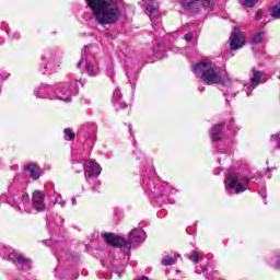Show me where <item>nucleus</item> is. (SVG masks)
<instances>
[{"label":"nucleus","mask_w":280,"mask_h":280,"mask_svg":"<svg viewBox=\"0 0 280 280\" xmlns=\"http://www.w3.org/2000/svg\"><path fill=\"white\" fill-rule=\"evenodd\" d=\"M139 226H143V222H140V223H139Z\"/></svg>","instance_id":"nucleus-49"},{"label":"nucleus","mask_w":280,"mask_h":280,"mask_svg":"<svg viewBox=\"0 0 280 280\" xmlns=\"http://www.w3.org/2000/svg\"><path fill=\"white\" fill-rule=\"evenodd\" d=\"M264 82H266L264 72L257 68H252L249 73V84L244 85L247 97H250V93H253V91H255V89H257L260 84H264Z\"/></svg>","instance_id":"nucleus-11"},{"label":"nucleus","mask_w":280,"mask_h":280,"mask_svg":"<svg viewBox=\"0 0 280 280\" xmlns=\"http://www.w3.org/2000/svg\"><path fill=\"white\" fill-rule=\"evenodd\" d=\"M178 257H180V255H176V254L164 256L161 260V264L162 266H174Z\"/></svg>","instance_id":"nucleus-21"},{"label":"nucleus","mask_w":280,"mask_h":280,"mask_svg":"<svg viewBox=\"0 0 280 280\" xmlns=\"http://www.w3.org/2000/svg\"><path fill=\"white\" fill-rule=\"evenodd\" d=\"M5 33H7V34H10V31L7 30Z\"/></svg>","instance_id":"nucleus-50"},{"label":"nucleus","mask_w":280,"mask_h":280,"mask_svg":"<svg viewBox=\"0 0 280 280\" xmlns=\"http://www.w3.org/2000/svg\"><path fill=\"white\" fill-rule=\"evenodd\" d=\"M75 163H80V161L73 160V161H72V164H75Z\"/></svg>","instance_id":"nucleus-46"},{"label":"nucleus","mask_w":280,"mask_h":280,"mask_svg":"<svg viewBox=\"0 0 280 280\" xmlns=\"http://www.w3.org/2000/svg\"><path fill=\"white\" fill-rule=\"evenodd\" d=\"M82 190L84 191V187H82Z\"/></svg>","instance_id":"nucleus-55"},{"label":"nucleus","mask_w":280,"mask_h":280,"mask_svg":"<svg viewBox=\"0 0 280 280\" xmlns=\"http://www.w3.org/2000/svg\"><path fill=\"white\" fill-rule=\"evenodd\" d=\"M119 213H120V211H119V209L118 208H114V215H119Z\"/></svg>","instance_id":"nucleus-41"},{"label":"nucleus","mask_w":280,"mask_h":280,"mask_svg":"<svg viewBox=\"0 0 280 280\" xmlns=\"http://www.w3.org/2000/svg\"><path fill=\"white\" fill-rule=\"evenodd\" d=\"M129 135L133 139L132 145L137 148V140L135 139V132H132V125H129Z\"/></svg>","instance_id":"nucleus-30"},{"label":"nucleus","mask_w":280,"mask_h":280,"mask_svg":"<svg viewBox=\"0 0 280 280\" xmlns=\"http://www.w3.org/2000/svg\"><path fill=\"white\" fill-rule=\"evenodd\" d=\"M126 75H127L132 89H135V83L132 82V80H137V74H133V78H132V75H130V72H127Z\"/></svg>","instance_id":"nucleus-29"},{"label":"nucleus","mask_w":280,"mask_h":280,"mask_svg":"<svg viewBox=\"0 0 280 280\" xmlns=\"http://www.w3.org/2000/svg\"><path fill=\"white\" fill-rule=\"evenodd\" d=\"M52 196L55 198L54 205H60V207L67 206V201L62 200V195L54 191Z\"/></svg>","instance_id":"nucleus-22"},{"label":"nucleus","mask_w":280,"mask_h":280,"mask_svg":"<svg viewBox=\"0 0 280 280\" xmlns=\"http://www.w3.org/2000/svg\"><path fill=\"white\" fill-rule=\"evenodd\" d=\"M13 38H15V40H19V38H21V33H14Z\"/></svg>","instance_id":"nucleus-40"},{"label":"nucleus","mask_w":280,"mask_h":280,"mask_svg":"<svg viewBox=\"0 0 280 280\" xmlns=\"http://www.w3.org/2000/svg\"><path fill=\"white\" fill-rule=\"evenodd\" d=\"M145 10L150 18L153 30L156 31V25H159V18L161 16V12L159 11V3L151 2L147 4Z\"/></svg>","instance_id":"nucleus-16"},{"label":"nucleus","mask_w":280,"mask_h":280,"mask_svg":"<svg viewBox=\"0 0 280 280\" xmlns=\"http://www.w3.org/2000/svg\"><path fill=\"white\" fill-rule=\"evenodd\" d=\"M113 75H114V73L112 72L110 74H109V78L113 80Z\"/></svg>","instance_id":"nucleus-47"},{"label":"nucleus","mask_w":280,"mask_h":280,"mask_svg":"<svg viewBox=\"0 0 280 280\" xmlns=\"http://www.w3.org/2000/svg\"><path fill=\"white\" fill-rule=\"evenodd\" d=\"M148 236L145 235V231L143 229H133L129 233V242L126 241L122 236H119L114 233H105L103 234V240H105L106 244L109 246H113L114 248H124L126 253H130L132 246L135 244H143L145 242V238Z\"/></svg>","instance_id":"nucleus-5"},{"label":"nucleus","mask_w":280,"mask_h":280,"mask_svg":"<svg viewBox=\"0 0 280 280\" xmlns=\"http://www.w3.org/2000/svg\"><path fill=\"white\" fill-rule=\"evenodd\" d=\"M71 203H72V206H75L78 203V201L75 200V197L71 198Z\"/></svg>","instance_id":"nucleus-42"},{"label":"nucleus","mask_w":280,"mask_h":280,"mask_svg":"<svg viewBox=\"0 0 280 280\" xmlns=\"http://www.w3.org/2000/svg\"><path fill=\"white\" fill-rule=\"evenodd\" d=\"M88 48L89 46L83 47L81 51V59L79 60L77 67L78 69H80L82 65H84L85 62V69H86L88 75H90L91 78H95V75L100 74V67L95 62V57L93 55L86 54Z\"/></svg>","instance_id":"nucleus-10"},{"label":"nucleus","mask_w":280,"mask_h":280,"mask_svg":"<svg viewBox=\"0 0 280 280\" xmlns=\"http://www.w3.org/2000/svg\"><path fill=\"white\" fill-rule=\"evenodd\" d=\"M223 95H224V97H226L229 95V93L224 92Z\"/></svg>","instance_id":"nucleus-48"},{"label":"nucleus","mask_w":280,"mask_h":280,"mask_svg":"<svg viewBox=\"0 0 280 280\" xmlns=\"http://www.w3.org/2000/svg\"><path fill=\"white\" fill-rule=\"evenodd\" d=\"M78 137L79 139H84V142L90 148V150H93L95 141H97V125L93 122L82 125L79 128Z\"/></svg>","instance_id":"nucleus-9"},{"label":"nucleus","mask_w":280,"mask_h":280,"mask_svg":"<svg viewBox=\"0 0 280 280\" xmlns=\"http://www.w3.org/2000/svg\"><path fill=\"white\" fill-rule=\"evenodd\" d=\"M230 48L235 51L237 49H242L244 47V43H246V37L244 35L240 34V28L237 26H234L231 37H230Z\"/></svg>","instance_id":"nucleus-15"},{"label":"nucleus","mask_w":280,"mask_h":280,"mask_svg":"<svg viewBox=\"0 0 280 280\" xmlns=\"http://www.w3.org/2000/svg\"><path fill=\"white\" fill-rule=\"evenodd\" d=\"M257 1L259 0H240L241 5H244V8H254Z\"/></svg>","instance_id":"nucleus-26"},{"label":"nucleus","mask_w":280,"mask_h":280,"mask_svg":"<svg viewBox=\"0 0 280 280\" xmlns=\"http://www.w3.org/2000/svg\"><path fill=\"white\" fill-rule=\"evenodd\" d=\"M114 272H116V275H118V277H121V275H124V272L126 271V267L120 266V267H114L113 269Z\"/></svg>","instance_id":"nucleus-28"},{"label":"nucleus","mask_w":280,"mask_h":280,"mask_svg":"<svg viewBox=\"0 0 280 280\" xmlns=\"http://www.w3.org/2000/svg\"><path fill=\"white\" fill-rule=\"evenodd\" d=\"M52 254L57 258L58 264H60V256L58 255V252H56V249H52Z\"/></svg>","instance_id":"nucleus-38"},{"label":"nucleus","mask_w":280,"mask_h":280,"mask_svg":"<svg viewBox=\"0 0 280 280\" xmlns=\"http://www.w3.org/2000/svg\"><path fill=\"white\" fill-rule=\"evenodd\" d=\"M79 83L81 84V86H84V81H82V79L79 80Z\"/></svg>","instance_id":"nucleus-45"},{"label":"nucleus","mask_w":280,"mask_h":280,"mask_svg":"<svg viewBox=\"0 0 280 280\" xmlns=\"http://www.w3.org/2000/svg\"><path fill=\"white\" fill-rule=\"evenodd\" d=\"M198 91H199V93H203V91H205V86H202V85H201V86H199V88H198Z\"/></svg>","instance_id":"nucleus-44"},{"label":"nucleus","mask_w":280,"mask_h":280,"mask_svg":"<svg viewBox=\"0 0 280 280\" xmlns=\"http://www.w3.org/2000/svg\"><path fill=\"white\" fill-rule=\"evenodd\" d=\"M228 128L230 131L235 132V120L231 119Z\"/></svg>","instance_id":"nucleus-35"},{"label":"nucleus","mask_w":280,"mask_h":280,"mask_svg":"<svg viewBox=\"0 0 280 280\" xmlns=\"http://www.w3.org/2000/svg\"><path fill=\"white\" fill-rule=\"evenodd\" d=\"M192 73L200 78L205 84H221L222 86H231V79H224L220 72V67L213 63L209 59H202L201 61L192 66Z\"/></svg>","instance_id":"nucleus-3"},{"label":"nucleus","mask_w":280,"mask_h":280,"mask_svg":"<svg viewBox=\"0 0 280 280\" xmlns=\"http://www.w3.org/2000/svg\"><path fill=\"white\" fill-rule=\"evenodd\" d=\"M198 3H200L205 10H213L212 0H180L182 8L189 12H196V10H198Z\"/></svg>","instance_id":"nucleus-13"},{"label":"nucleus","mask_w":280,"mask_h":280,"mask_svg":"<svg viewBox=\"0 0 280 280\" xmlns=\"http://www.w3.org/2000/svg\"><path fill=\"white\" fill-rule=\"evenodd\" d=\"M184 39L187 43H190V40H194V34L192 33H186L185 36H184Z\"/></svg>","instance_id":"nucleus-34"},{"label":"nucleus","mask_w":280,"mask_h":280,"mask_svg":"<svg viewBox=\"0 0 280 280\" xmlns=\"http://www.w3.org/2000/svg\"><path fill=\"white\" fill-rule=\"evenodd\" d=\"M13 202L11 207H16L20 211H25V213H32V208H30V195L26 192L14 195Z\"/></svg>","instance_id":"nucleus-14"},{"label":"nucleus","mask_w":280,"mask_h":280,"mask_svg":"<svg viewBox=\"0 0 280 280\" xmlns=\"http://www.w3.org/2000/svg\"><path fill=\"white\" fill-rule=\"evenodd\" d=\"M264 35H265V33H262V32L256 33L253 37V43H255V45H259V43H261V40H264Z\"/></svg>","instance_id":"nucleus-27"},{"label":"nucleus","mask_w":280,"mask_h":280,"mask_svg":"<svg viewBox=\"0 0 280 280\" xmlns=\"http://www.w3.org/2000/svg\"><path fill=\"white\" fill-rule=\"evenodd\" d=\"M224 183L229 196H233V194H244L248 189V185H250V178L243 177L240 179V176L229 172Z\"/></svg>","instance_id":"nucleus-8"},{"label":"nucleus","mask_w":280,"mask_h":280,"mask_svg":"<svg viewBox=\"0 0 280 280\" xmlns=\"http://www.w3.org/2000/svg\"><path fill=\"white\" fill-rule=\"evenodd\" d=\"M225 102H229V98H225Z\"/></svg>","instance_id":"nucleus-53"},{"label":"nucleus","mask_w":280,"mask_h":280,"mask_svg":"<svg viewBox=\"0 0 280 280\" xmlns=\"http://www.w3.org/2000/svg\"><path fill=\"white\" fill-rule=\"evenodd\" d=\"M0 255L3 256V259L12 261L16 270H21L22 272L32 270V259L25 257L21 252L12 250L10 247L0 245Z\"/></svg>","instance_id":"nucleus-6"},{"label":"nucleus","mask_w":280,"mask_h":280,"mask_svg":"<svg viewBox=\"0 0 280 280\" xmlns=\"http://www.w3.org/2000/svg\"><path fill=\"white\" fill-rule=\"evenodd\" d=\"M98 25H115L121 19L119 0H85Z\"/></svg>","instance_id":"nucleus-1"},{"label":"nucleus","mask_w":280,"mask_h":280,"mask_svg":"<svg viewBox=\"0 0 280 280\" xmlns=\"http://www.w3.org/2000/svg\"><path fill=\"white\" fill-rule=\"evenodd\" d=\"M83 168L86 183H89V185H92L93 183L91 191H93V194H100L102 182L97 179V176L102 174V166H100L95 161L90 160L83 164Z\"/></svg>","instance_id":"nucleus-7"},{"label":"nucleus","mask_w":280,"mask_h":280,"mask_svg":"<svg viewBox=\"0 0 280 280\" xmlns=\"http://www.w3.org/2000/svg\"><path fill=\"white\" fill-rule=\"evenodd\" d=\"M63 133H65L66 141H73V139H75V133L73 132V129H71V128H66L63 130Z\"/></svg>","instance_id":"nucleus-24"},{"label":"nucleus","mask_w":280,"mask_h":280,"mask_svg":"<svg viewBox=\"0 0 280 280\" xmlns=\"http://www.w3.org/2000/svg\"><path fill=\"white\" fill-rule=\"evenodd\" d=\"M59 220H61L59 226H62V224H65V219H62V217H59Z\"/></svg>","instance_id":"nucleus-43"},{"label":"nucleus","mask_w":280,"mask_h":280,"mask_svg":"<svg viewBox=\"0 0 280 280\" xmlns=\"http://www.w3.org/2000/svg\"><path fill=\"white\" fill-rule=\"evenodd\" d=\"M32 205L35 211L39 213L45 211L47 209V206H45V194L40 190H35L32 195Z\"/></svg>","instance_id":"nucleus-17"},{"label":"nucleus","mask_w":280,"mask_h":280,"mask_svg":"<svg viewBox=\"0 0 280 280\" xmlns=\"http://www.w3.org/2000/svg\"><path fill=\"white\" fill-rule=\"evenodd\" d=\"M205 278H206L207 280H218V277L211 276V275H209V273H205Z\"/></svg>","instance_id":"nucleus-37"},{"label":"nucleus","mask_w":280,"mask_h":280,"mask_svg":"<svg viewBox=\"0 0 280 280\" xmlns=\"http://www.w3.org/2000/svg\"><path fill=\"white\" fill-rule=\"evenodd\" d=\"M258 194H259V196H261V198H266V196H267L266 187L265 186L260 187L258 189Z\"/></svg>","instance_id":"nucleus-32"},{"label":"nucleus","mask_w":280,"mask_h":280,"mask_svg":"<svg viewBox=\"0 0 280 280\" xmlns=\"http://www.w3.org/2000/svg\"><path fill=\"white\" fill-rule=\"evenodd\" d=\"M220 172H222L221 168H214V170H213L214 176H219Z\"/></svg>","instance_id":"nucleus-39"},{"label":"nucleus","mask_w":280,"mask_h":280,"mask_svg":"<svg viewBox=\"0 0 280 280\" xmlns=\"http://www.w3.org/2000/svg\"><path fill=\"white\" fill-rule=\"evenodd\" d=\"M42 65L44 67L42 70L43 73H56L60 67V65L56 62V52L51 50L44 52L42 56Z\"/></svg>","instance_id":"nucleus-12"},{"label":"nucleus","mask_w":280,"mask_h":280,"mask_svg":"<svg viewBox=\"0 0 280 280\" xmlns=\"http://www.w3.org/2000/svg\"><path fill=\"white\" fill-rule=\"evenodd\" d=\"M272 19H280V4H276L269 9Z\"/></svg>","instance_id":"nucleus-23"},{"label":"nucleus","mask_w":280,"mask_h":280,"mask_svg":"<svg viewBox=\"0 0 280 280\" xmlns=\"http://www.w3.org/2000/svg\"><path fill=\"white\" fill-rule=\"evenodd\" d=\"M57 270H58V267L55 269V272H57Z\"/></svg>","instance_id":"nucleus-52"},{"label":"nucleus","mask_w":280,"mask_h":280,"mask_svg":"<svg viewBox=\"0 0 280 280\" xmlns=\"http://www.w3.org/2000/svg\"><path fill=\"white\" fill-rule=\"evenodd\" d=\"M141 154V156H143V153H140Z\"/></svg>","instance_id":"nucleus-54"},{"label":"nucleus","mask_w":280,"mask_h":280,"mask_svg":"<svg viewBox=\"0 0 280 280\" xmlns=\"http://www.w3.org/2000/svg\"><path fill=\"white\" fill-rule=\"evenodd\" d=\"M141 187L150 198H163V196H170L171 194L170 185L165 182H161L154 166H151L149 173L142 176Z\"/></svg>","instance_id":"nucleus-4"},{"label":"nucleus","mask_w":280,"mask_h":280,"mask_svg":"<svg viewBox=\"0 0 280 280\" xmlns=\"http://www.w3.org/2000/svg\"><path fill=\"white\" fill-rule=\"evenodd\" d=\"M222 128H224V122H221L212 127L210 131V139L212 143H215L217 141H220L224 138V136L222 135Z\"/></svg>","instance_id":"nucleus-19"},{"label":"nucleus","mask_w":280,"mask_h":280,"mask_svg":"<svg viewBox=\"0 0 280 280\" xmlns=\"http://www.w3.org/2000/svg\"><path fill=\"white\" fill-rule=\"evenodd\" d=\"M261 16H264V11L258 10L255 14V20L260 21Z\"/></svg>","instance_id":"nucleus-36"},{"label":"nucleus","mask_w":280,"mask_h":280,"mask_svg":"<svg viewBox=\"0 0 280 280\" xmlns=\"http://www.w3.org/2000/svg\"><path fill=\"white\" fill-rule=\"evenodd\" d=\"M124 95L121 94V90L119 88H116L114 93H113V98L112 102L116 108V110H124L128 108V104L126 102L121 101V97Z\"/></svg>","instance_id":"nucleus-18"},{"label":"nucleus","mask_w":280,"mask_h":280,"mask_svg":"<svg viewBox=\"0 0 280 280\" xmlns=\"http://www.w3.org/2000/svg\"><path fill=\"white\" fill-rule=\"evenodd\" d=\"M10 78V73L5 71H0V80L3 82V80H8Z\"/></svg>","instance_id":"nucleus-33"},{"label":"nucleus","mask_w":280,"mask_h":280,"mask_svg":"<svg viewBox=\"0 0 280 280\" xmlns=\"http://www.w3.org/2000/svg\"><path fill=\"white\" fill-rule=\"evenodd\" d=\"M217 154H220V151H219V150H217Z\"/></svg>","instance_id":"nucleus-51"},{"label":"nucleus","mask_w":280,"mask_h":280,"mask_svg":"<svg viewBox=\"0 0 280 280\" xmlns=\"http://www.w3.org/2000/svg\"><path fill=\"white\" fill-rule=\"evenodd\" d=\"M24 170L30 172V176L33 178V180H38L40 178V167H38L37 164L30 163L24 166Z\"/></svg>","instance_id":"nucleus-20"},{"label":"nucleus","mask_w":280,"mask_h":280,"mask_svg":"<svg viewBox=\"0 0 280 280\" xmlns=\"http://www.w3.org/2000/svg\"><path fill=\"white\" fill-rule=\"evenodd\" d=\"M78 80L72 83H57L56 85L40 84L34 94L42 100H61L62 102H71L73 95H78Z\"/></svg>","instance_id":"nucleus-2"},{"label":"nucleus","mask_w":280,"mask_h":280,"mask_svg":"<svg viewBox=\"0 0 280 280\" xmlns=\"http://www.w3.org/2000/svg\"><path fill=\"white\" fill-rule=\"evenodd\" d=\"M188 259L192 261V264H200V256L197 250H192V253L188 256Z\"/></svg>","instance_id":"nucleus-25"},{"label":"nucleus","mask_w":280,"mask_h":280,"mask_svg":"<svg viewBox=\"0 0 280 280\" xmlns=\"http://www.w3.org/2000/svg\"><path fill=\"white\" fill-rule=\"evenodd\" d=\"M270 141H278L277 148L280 150V136L279 135H272L270 138Z\"/></svg>","instance_id":"nucleus-31"}]
</instances>
